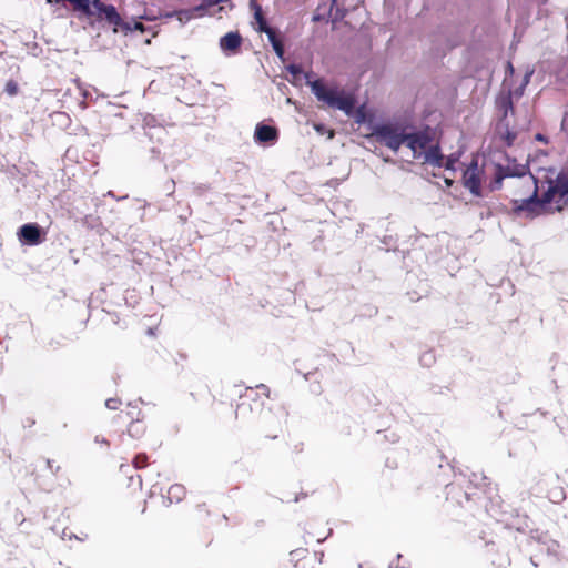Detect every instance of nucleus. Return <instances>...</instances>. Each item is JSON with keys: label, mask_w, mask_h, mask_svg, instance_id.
Wrapping results in <instances>:
<instances>
[{"label": "nucleus", "mask_w": 568, "mask_h": 568, "mask_svg": "<svg viewBox=\"0 0 568 568\" xmlns=\"http://www.w3.org/2000/svg\"><path fill=\"white\" fill-rule=\"evenodd\" d=\"M518 176L520 183L528 190L532 189L531 194L521 201L515 200L514 211L516 213L527 212L536 216L540 214H550L555 212L568 211V172H560L554 181H549L547 191L538 196L537 180L526 173V168L511 169L509 166L497 165L494 179L490 182V190H499L506 178Z\"/></svg>", "instance_id": "nucleus-1"}, {"label": "nucleus", "mask_w": 568, "mask_h": 568, "mask_svg": "<svg viewBox=\"0 0 568 568\" xmlns=\"http://www.w3.org/2000/svg\"><path fill=\"white\" fill-rule=\"evenodd\" d=\"M270 388L261 384L255 389L248 388L246 394L242 397L241 404L236 410H240L246 406L251 409L250 402H254L256 406H261V413L258 416V430L263 438L275 440L283 433L287 424L288 412L283 405H274L264 407V403L260 399L262 397L270 398ZM237 415V412H235Z\"/></svg>", "instance_id": "nucleus-2"}, {"label": "nucleus", "mask_w": 568, "mask_h": 568, "mask_svg": "<svg viewBox=\"0 0 568 568\" xmlns=\"http://www.w3.org/2000/svg\"><path fill=\"white\" fill-rule=\"evenodd\" d=\"M434 135L429 129L407 133L405 145L412 151V158L422 160L434 166L442 168L443 154L439 145L434 144Z\"/></svg>", "instance_id": "nucleus-3"}, {"label": "nucleus", "mask_w": 568, "mask_h": 568, "mask_svg": "<svg viewBox=\"0 0 568 568\" xmlns=\"http://www.w3.org/2000/svg\"><path fill=\"white\" fill-rule=\"evenodd\" d=\"M310 85L320 102L328 108L341 110L347 115L353 114L356 101L352 94L336 85H328L321 79L310 82Z\"/></svg>", "instance_id": "nucleus-4"}, {"label": "nucleus", "mask_w": 568, "mask_h": 568, "mask_svg": "<svg viewBox=\"0 0 568 568\" xmlns=\"http://www.w3.org/2000/svg\"><path fill=\"white\" fill-rule=\"evenodd\" d=\"M77 10L82 11L87 16H94L98 20H105L112 26H120L122 19L116 9L112 4H105L101 0H68Z\"/></svg>", "instance_id": "nucleus-5"}, {"label": "nucleus", "mask_w": 568, "mask_h": 568, "mask_svg": "<svg viewBox=\"0 0 568 568\" xmlns=\"http://www.w3.org/2000/svg\"><path fill=\"white\" fill-rule=\"evenodd\" d=\"M116 418L122 424H128L126 433L133 439H141L146 433L144 414L138 405H128L121 409Z\"/></svg>", "instance_id": "nucleus-6"}, {"label": "nucleus", "mask_w": 568, "mask_h": 568, "mask_svg": "<svg viewBox=\"0 0 568 568\" xmlns=\"http://www.w3.org/2000/svg\"><path fill=\"white\" fill-rule=\"evenodd\" d=\"M32 475L41 489H51L55 479L62 476V467L55 459H47L34 467Z\"/></svg>", "instance_id": "nucleus-7"}, {"label": "nucleus", "mask_w": 568, "mask_h": 568, "mask_svg": "<svg viewBox=\"0 0 568 568\" xmlns=\"http://www.w3.org/2000/svg\"><path fill=\"white\" fill-rule=\"evenodd\" d=\"M373 135L379 143L389 148L394 152H397L399 148L405 144L407 133L398 128L384 124L376 126L374 129Z\"/></svg>", "instance_id": "nucleus-8"}, {"label": "nucleus", "mask_w": 568, "mask_h": 568, "mask_svg": "<svg viewBox=\"0 0 568 568\" xmlns=\"http://www.w3.org/2000/svg\"><path fill=\"white\" fill-rule=\"evenodd\" d=\"M485 171L478 165L477 160H473L463 174V184L475 196L481 195V182Z\"/></svg>", "instance_id": "nucleus-9"}, {"label": "nucleus", "mask_w": 568, "mask_h": 568, "mask_svg": "<svg viewBox=\"0 0 568 568\" xmlns=\"http://www.w3.org/2000/svg\"><path fill=\"white\" fill-rule=\"evenodd\" d=\"M290 561L294 568H316L322 564L321 558L315 552H310L306 548H297L290 552Z\"/></svg>", "instance_id": "nucleus-10"}, {"label": "nucleus", "mask_w": 568, "mask_h": 568, "mask_svg": "<svg viewBox=\"0 0 568 568\" xmlns=\"http://www.w3.org/2000/svg\"><path fill=\"white\" fill-rule=\"evenodd\" d=\"M18 239L22 244L38 245L43 241L42 230L37 223L23 224L18 231Z\"/></svg>", "instance_id": "nucleus-11"}, {"label": "nucleus", "mask_w": 568, "mask_h": 568, "mask_svg": "<svg viewBox=\"0 0 568 568\" xmlns=\"http://www.w3.org/2000/svg\"><path fill=\"white\" fill-rule=\"evenodd\" d=\"M242 45V37L235 31L227 32L220 39V48L223 52L236 53Z\"/></svg>", "instance_id": "nucleus-12"}, {"label": "nucleus", "mask_w": 568, "mask_h": 568, "mask_svg": "<svg viewBox=\"0 0 568 568\" xmlns=\"http://www.w3.org/2000/svg\"><path fill=\"white\" fill-rule=\"evenodd\" d=\"M254 136L258 142H273L277 139V130L271 125L258 124L255 129Z\"/></svg>", "instance_id": "nucleus-13"}, {"label": "nucleus", "mask_w": 568, "mask_h": 568, "mask_svg": "<svg viewBox=\"0 0 568 568\" xmlns=\"http://www.w3.org/2000/svg\"><path fill=\"white\" fill-rule=\"evenodd\" d=\"M185 496H186V489L181 484L171 485L166 493V498L170 501V504L180 503L185 498Z\"/></svg>", "instance_id": "nucleus-14"}, {"label": "nucleus", "mask_w": 568, "mask_h": 568, "mask_svg": "<svg viewBox=\"0 0 568 568\" xmlns=\"http://www.w3.org/2000/svg\"><path fill=\"white\" fill-rule=\"evenodd\" d=\"M496 104H497L498 111L501 113L503 119H505L507 116L509 111L514 110L513 99H511L510 93L498 97Z\"/></svg>", "instance_id": "nucleus-15"}, {"label": "nucleus", "mask_w": 568, "mask_h": 568, "mask_svg": "<svg viewBox=\"0 0 568 568\" xmlns=\"http://www.w3.org/2000/svg\"><path fill=\"white\" fill-rule=\"evenodd\" d=\"M251 6L254 10V19L257 23V31H262L263 29H265L266 27H268L267 22H266V19L263 14V11H262V8L260 4L256 3L255 0H252L251 1Z\"/></svg>", "instance_id": "nucleus-16"}, {"label": "nucleus", "mask_w": 568, "mask_h": 568, "mask_svg": "<svg viewBox=\"0 0 568 568\" xmlns=\"http://www.w3.org/2000/svg\"><path fill=\"white\" fill-rule=\"evenodd\" d=\"M132 465L135 469H143L149 465V456L145 453L138 454L133 460Z\"/></svg>", "instance_id": "nucleus-17"}, {"label": "nucleus", "mask_w": 568, "mask_h": 568, "mask_svg": "<svg viewBox=\"0 0 568 568\" xmlns=\"http://www.w3.org/2000/svg\"><path fill=\"white\" fill-rule=\"evenodd\" d=\"M195 12L200 13V10H195V8L191 9V10H180L175 14H176L178 19L181 22H183V21H189L192 18H194L195 17Z\"/></svg>", "instance_id": "nucleus-18"}, {"label": "nucleus", "mask_w": 568, "mask_h": 568, "mask_svg": "<svg viewBox=\"0 0 568 568\" xmlns=\"http://www.w3.org/2000/svg\"><path fill=\"white\" fill-rule=\"evenodd\" d=\"M216 4H219L217 0H203L200 6L195 7V10H200V16H202L206 9Z\"/></svg>", "instance_id": "nucleus-19"}, {"label": "nucleus", "mask_w": 568, "mask_h": 568, "mask_svg": "<svg viewBox=\"0 0 568 568\" xmlns=\"http://www.w3.org/2000/svg\"><path fill=\"white\" fill-rule=\"evenodd\" d=\"M261 32H264V33L267 36V38H268V40H270L271 44L273 43V41H281V39H280V38L277 37V34H276L275 29H273V28H272V27H270V26H268V27H266L265 29H263Z\"/></svg>", "instance_id": "nucleus-20"}, {"label": "nucleus", "mask_w": 568, "mask_h": 568, "mask_svg": "<svg viewBox=\"0 0 568 568\" xmlns=\"http://www.w3.org/2000/svg\"><path fill=\"white\" fill-rule=\"evenodd\" d=\"M4 90L9 95H16L18 93L17 82L14 80L7 81Z\"/></svg>", "instance_id": "nucleus-21"}, {"label": "nucleus", "mask_w": 568, "mask_h": 568, "mask_svg": "<svg viewBox=\"0 0 568 568\" xmlns=\"http://www.w3.org/2000/svg\"><path fill=\"white\" fill-rule=\"evenodd\" d=\"M272 47H273L275 53L280 58H283V55H284V45H283L282 40L281 41H273Z\"/></svg>", "instance_id": "nucleus-22"}, {"label": "nucleus", "mask_w": 568, "mask_h": 568, "mask_svg": "<svg viewBox=\"0 0 568 568\" xmlns=\"http://www.w3.org/2000/svg\"><path fill=\"white\" fill-rule=\"evenodd\" d=\"M121 402L120 399L118 398H109L106 399L105 402V406L109 408V409H118L119 406H120Z\"/></svg>", "instance_id": "nucleus-23"}, {"label": "nucleus", "mask_w": 568, "mask_h": 568, "mask_svg": "<svg viewBox=\"0 0 568 568\" xmlns=\"http://www.w3.org/2000/svg\"><path fill=\"white\" fill-rule=\"evenodd\" d=\"M457 162L456 158L449 156L445 162L443 161V165L447 170H454V165Z\"/></svg>", "instance_id": "nucleus-24"}, {"label": "nucleus", "mask_w": 568, "mask_h": 568, "mask_svg": "<svg viewBox=\"0 0 568 568\" xmlns=\"http://www.w3.org/2000/svg\"><path fill=\"white\" fill-rule=\"evenodd\" d=\"M138 508H139L141 514H144L146 511V500L145 499L139 500L138 501Z\"/></svg>", "instance_id": "nucleus-25"}, {"label": "nucleus", "mask_w": 568, "mask_h": 568, "mask_svg": "<svg viewBox=\"0 0 568 568\" xmlns=\"http://www.w3.org/2000/svg\"><path fill=\"white\" fill-rule=\"evenodd\" d=\"M288 70H290L293 74H296V73H298V72H300V69H298V67H296V65H290V67H288Z\"/></svg>", "instance_id": "nucleus-26"}, {"label": "nucleus", "mask_w": 568, "mask_h": 568, "mask_svg": "<svg viewBox=\"0 0 568 568\" xmlns=\"http://www.w3.org/2000/svg\"><path fill=\"white\" fill-rule=\"evenodd\" d=\"M507 69L510 72V74L514 72V67L510 62H508Z\"/></svg>", "instance_id": "nucleus-27"}, {"label": "nucleus", "mask_w": 568, "mask_h": 568, "mask_svg": "<svg viewBox=\"0 0 568 568\" xmlns=\"http://www.w3.org/2000/svg\"><path fill=\"white\" fill-rule=\"evenodd\" d=\"M537 139H538V140H542L541 134H538V135H537Z\"/></svg>", "instance_id": "nucleus-28"}, {"label": "nucleus", "mask_w": 568, "mask_h": 568, "mask_svg": "<svg viewBox=\"0 0 568 568\" xmlns=\"http://www.w3.org/2000/svg\"><path fill=\"white\" fill-rule=\"evenodd\" d=\"M89 1L91 2L92 0H89Z\"/></svg>", "instance_id": "nucleus-29"}]
</instances>
